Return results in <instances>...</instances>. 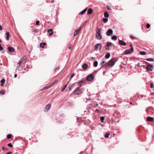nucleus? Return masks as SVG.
Segmentation results:
<instances>
[{
  "label": "nucleus",
  "mask_w": 154,
  "mask_h": 154,
  "mask_svg": "<svg viewBox=\"0 0 154 154\" xmlns=\"http://www.w3.org/2000/svg\"><path fill=\"white\" fill-rule=\"evenodd\" d=\"M105 118L103 116H101L100 117V121L103 123L104 122V119Z\"/></svg>",
  "instance_id": "obj_29"
},
{
  "label": "nucleus",
  "mask_w": 154,
  "mask_h": 154,
  "mask_svg": "<svg viewBox=\"0 0 154 154\" xmlns=\"http://www.w3.org/2000/svg\"><path fill=\"white\" fill-rule=\"evenodd\" d=\"M104 60V59L103 58V60L101 63V64L102 67H104L105 69H106L107 68V63Z\"/></svg>",
  "instance_id": "obj_4"
},
{
  "label": "nucleus",
  "mask_w": 154,
  "mask_h": 154,
  "mask_svg": "<svg viewBox=\"0 0 154 154\" xmlns=\"http://www.w3.org/2000/svg\"><path fill=\"white\" fill-rule=\"evenodd\" d=\"M7 137L8 139H10L11 138V135L10 134H8L7 135Z\"/></svg>",
  "instance_id": "obj_37"
},
{
  "label": "nucleus",
  "mask_w": 154,
  "mask_h": 154,
  "mask_svg": "<svg viewBox=\"0 0 154 154\" xmlns=\"http://www.w3.org/2000/svg\"><path fill=\"white\" fill-rule=\"evenodd\" d=\"M79 33V30H75L73 34V36L74 37L75 36Z\"/></svg>",
  "instance_id": "obj_20"
},
{
  "label": "nucleus",
  "mask_w": 154,
  "mask_h": 154,
  "mask_svg": "<svg viewBox=\"0 0 154 154\" xmlns=\"http://www.w3.org/2000/svg\"><path fill=\"white\" fill-rule=\"evenodd\" d=\"M59 67H56L55 68L54 70L55 71H56L57 70H59Z\"/></svg>",
  "instance_id": "obj_48"
},
{
  "label": "nucleus",
  "mask_w": 154,
  "mask_h": 154,
  "mask_svg": "<svg viewBox=\"0 0 154 154\" xmlns=\"http://www.w3.org/2000/svg\"><path fill=\"white\" fill-rule=\"evenodd\" d=\"M54 2V1H51V3H53Z\"/></svg>",
  "instance_id": "obj_63"
},
{
  "label": "nucleus",
  "mask_w": 154,
  "mask_h": 154,
  "mask_svg": "<svg viewBox=\"0 0 154 154\" xmlns=\"http://www.w3.org/2000/svg\"><path fill=\"white\" fill-rule=\"evenodd\" d=\"M0 30H2V26L0 25Z\"/></svg>",
  "instance_id": "obj_56"
},
{
  "label": "nucleus",
  "mask_w": 154,
  "mask_h": 154,
  "mask_svg": "<svg viewBox=\"0 0 154 154\" xmlns=\"http://www.w3.org/2000/svg\"><path fill=\"white\" fill-rule=\"evenodd\" d=\"M91 58L92 59V60H94L95 59V58L93 57H92Z\"/></svg>",
  "instance_id": "obj_59"
},
{
  "label": "nucleus",
  "mask_w": 154,
  "mask_h": 154,
  "mask_svg": "<svg viewBox=\"0 0 154 154\" xmlns=\"http://www.w3.org/2000/svg\"><path fill=\"white\" fill-rule=\"evenodd\" d=\"M34 32H36V30L35 29H34Z\"/></svg>",
  "instance_id": "obj_61"
},
{
  "label": "nucleus",
  "mask_w": 154,
  "mask_h": 154,
  "mask_svg": "<svg viewBox=\"0 0 154 154\" xmlns=\"http://www.w3.org/2000/svg\"><path fill=\"white\" fill-rule=\"evenodd\" d=\"M94 65L95 67H97L98 65V62L97 61H96L94 63Z\"/></svg>",
  "instance_id": "obj_33"
},
{
  "label": "nucleus",
  "mask_w": 154,
  "mask_h": 154,
  "mask_svg": "<svg viewBox=\"0 0 154 154\" xmlns=\"http://www.w3.org/2000/svg\"><path fill=\"white\" fill-rule=\"evenodd\" d=\"M153 84L152 83H151L150 85V88H152L153 87Z\"/></svg>",
  "instance_id": "obj_45"
},
{
  "label": "nucleus",
  "mask_w": 154,
  "mask_h": 154,
  "mask_svg": "<svg viewBox=\"0 0 154 154\" xmlns=\"http://www.w3.org/2000/svg\"><path fill=\"white\" fill-rule=\"evenodd\" d=\"M2 149L3 151H4L5 149L4 147L3 146L2 147Z\"/></svg>",
  "instance_id": "obj_52"
},
{
  "label": "nucleus",
  "mask_w": 154,
  "mask_h": 154,
  "mask_svg": "<svg viewBox=\"0 0 154 154\" xmlns=\"http://www.w3.org/2000/svg\"><path fill=\"white\" fill-rule=\"evenodd\" d=\"M146 60L148 61H154V59L152 58H147Z\"/></svg>",
  "instance_id": "obj_22"
},
{
  "label": "nucleus",
  "mask_w": 154,
  "mask_h": 154,
  "mask_svg": "<svg viewBox=\"0 0 154 154\" xmlns=\"http://www.w3.org/2000/svg\"><path fill=\"white\" fill-rule=\"evenodd\" d=\"M67 105L68 106H70L72 105V102H69L67 103Z\"/></svg>",
  "instance_id": "obj_36"
},
{
  "label": "nucleus",
  "mask_w": 154,
  "mask_h": 154,
  "mask_svg": "<svg viewBox=\"0 0 154 154\" xmlns=\"http://www.w3.org/2000/svg\"><path fill=\"white\" fill-rule=\"evenodd\" d=\"M94 79V77L93 74H90L88 75L86 77V79L88 82H91Z\"/></svg>",
  "instance_id": "obj_2"
},
{
  "label": "nucleus",
  "mask_w": 154,
  "mask_h": 154,
  "mask_svg": "<svg viewBox=\"0 0 154 154\" xmlns=\"http://www.w3.org/2000/svg\"><path fill=\"white\" fill-rule=\"evenodd\" d=\"M1 86H3V84H2L1 85Z\"/></svg>",
  "instance_id": "obj_60"
},
{
  "label": "nucleus",
  "mask_w": 154,
  "mask_h": 154,
  "mask_svg": "<svg viewBox=\"0 0 154 154\" xmlns=\"http://www.w3.org/2000/svg\"><path fill=\"white\" fill-rule=\"evenodd\" d=\"M5 91L3 90H2L0 91V94H1L3 95H4L5 94Z\"/></svg>",
  "instance_id": "obj_34"
},
{
  "label": "nucleus",
  "mask_w": 154,
  "mask_h": 154,
  "mask_svg": "<svg viewBox=\"0 0 154 154\" xmlns=\"http://www.w3.org/2000/svg\"><path fill=\"white\" fill-rule=\"evenodd\" d=\"M139 54L141 55H145L146 54V52L145 51H140Z\"/></svg>",
  "instance_id": "obj_28"
},
{
  "label": "nucleus",
  "mask_w": 154,
  "mask_h": 154,
  "mask_svg": "<svg viewBox=\"0 0 154 154\" xmlns=\"http://www.w3.org/2000/svg\"><path fill=\"white\" fill-rule=\"evenodd\" d=\"M115 64V62L112 60H109L107 63V66H108L110 67H112L114 66Z\"/></svg>",
  "instance_id": "obj_5"
},
{
  "label": "nucleus",
  "mask_w": 154,
  "mask_h": 154,
  "mask_svg": "<svg viewBox=\"0 0 154 154\" xmlns=\"http://www.w3.org/2000/svg\"><path fill=\"white\" fill-rule=\"evenodd\" d=\"M154 119L152 117H149L147 118V121L149 122H151L152 121L153 119Z\"/></svg>",
  "instance_id": "obj_18"
},
{
  "label": "nucleus",
  "mask_w": 154,
  "mask_h": 154,
  "mask_svg": "<svg viewBox=\"0 0 154 154\" xmlns=\"http://www.w3.org/2000/svg\"><path fill=\"white\" fill-rule=\"evenodd\" d=\"M87 10V8L83 10V11H81L80 13H79V15H82Z\"/></svg>",
  "instance_id": "obj_21"
},
{
  "label": "nucleus",
  "mask_w": 154,
  "mask_h": 154,
  "mask_svg": "<svg viewBox=\"0 0 154 154\" xmlns=\"http://www.w3.org/2000/svg\"><path fill=\"white\" fill-rule=\"evenodd\" d=\"M117 37L116 36L113 35L112 37V40H117Z\"/></svg>",
  "instance_id": "obj_27"
},
{
  "label": "nucleus",
  "mask_w": 154,
  "mask_h": 154,
  "mask_svg": "<svg viewBox=\"0 0 154 154\" xmlns=\"http://www.w3.org/2000/svg\"><path fill=\"white\" fill-rule=\"evenodd\" d=\"M75 83L73 84L71 86L69 87V91L71 90L72 88L74 87L75 86Z\"/></svg>",
  "instance_id": "obj_24"
},
{
  "label": "nucleus",
  "mask_w": 154,
  "mask_h": 154,
  "mask_svg": "<svg viewBox=\"0 0 154 154\" xmlns=\"http://www.w3.org/2000/svg\"><path fill=\"white\" fill-rule=\"evenodd\" d=\"M49 33V36H51L53 34V32L52 31V29H48L47 31Z\"/></svg>",
  "instance_id": "obj_13"
},
{
  "label": "nucleus",
  "mask_w": 154,
  "mask_h": 154,
  "mask_svg": "<svg viewBox=\"0 0 154 154\" xmlns=\"http://www.w3.org/2000/svg\"><path fill=\"white\" fill-rule=\"evenodd\" d=\"M82 82V81H81L79 82L78 83V85L79 86H81V85Z\"/></svg>",
  "instance_id": "obj_41"
},
{
  "label": "nucleus",
  "mask_w": 154,
  "mask_h": 154,
  "mask_svg": "<svg viewBox=\"0 0 154 154\" xmlns=\"http://www.w3.org/2000/svg\"><path fill=\"white\" fill-rule=\"evenodd\" d=\"M112 44V43H111L110 42H108L106 44V46L108 47H109V46H110Z\"/></svg>",
  "instance_id": "obj_30"
},
{
  "label": "nucleus",
  "mask_w": 154,
  "mask_h": 154,
  "mask_svg": "<svg viewBox=\"0 0 154 154\" xmlns=\"http://www.w3.org/2000/svg\"><path fill=\"white\" fill-rule=\"evenodd\" d=\"M82 92V90L79 88H77L74 91V93L75 94L79 95Z\"/></svg>",
  "instance_id": "obj_3"
},
{
  "label": "nucleus",
  "mask_w": 154,
  "mask_h": 154,
  "mask_svg": "<svg viewBox=\"0 0 154 154\" xmlns=\"http://www.w3.org/2000/svg\"><path fill=\"white\" fill-rule=\"evenodd\" d=\"M130 46L131 47V48H133L132 44L130 45Z\"/></svg>",
  "instance_id": "obj_58"
},
{
  "label": "nucleus",
  "mask_w": 154,
  "mask_h": 154,
  "mask_svg": "<svg viewBox=\"0 0 154 154\" xmlns=\"http://www.w3.org/2000/svg\"><path fill=\"white\" fill-rule=\"evenodd\" d=\"M51 107V104H48L45 107L44 109V111L45 112H47L50 108Z\"/></svg>",
  "instance_id": "obj_9"
},
{
  "label": "nucleus",
  "mask_w": 154,
  "mask_h": 154,
  "mask_svg": "<svg viewBox=\"0 0 154 154\" xmlns=\"http://www.w3.org/2000/svg\"><path fill=\"white\" fill-rule=\"evenodd\" d=\"M51 86L50 85L47 86H46L45 87H44L43 88V89H47L49 88H51Z\"/></svg>",
  "instance_id": "obj_32"
},
{
  "label": "nucleus",
  "mask_w": 154,
  "mask_h": 154,
  "mask_svg": "<svg viewBox=\"0 0 154 154\" xmlns=\"http://www.w3.org/2000/svg\"><path fill=\"white\" fill-rule=\"evenodd\" d=\"M39 21L38 20H37L36 22V25H39Z\"/></svg>",
  "instance_id": "obj_44"
},
{
  "label": "nucleus",
  "mask_w": 154,
  "mask_h": 154,
  "mask_svg": "<svg viewBox=\"0 0 154 154\" xmlns=\"http://www.w3.org/2000/svg\"><path fill=\"white\" fill-rule=\"evenodd\" d=\"M93 12V10L91 8H89L87 11V14H91Z\"/></svg>",
  "instance_id": "obj_17"
},
{
  "label": "nucleus",
  "mask_w": 154,
  "mask_h": 154,
  "mask_svg": "<svg viewBox=\"0 0 154 154\" xmlns=\"http://www.w3.org/2000/svg\"><path fill=\"white\" fill-rule=\"evenodd\" d=\"M88 66L86 63H84L82 66V67L84 69H85L88 67Z\"/></svg>",
  "instance_id": "obj_15"
},
{
  "label": "nucleus",
  "mask_w": 154,
  "mask_h": 154,
  "mask_svg": "<svg viewBox=\"0 0 154 154\" xmlns=\"http://www.w3.org/2000/svg\"><path fill=\"white\" fill-rule=\"evenodd\" d=\"M130 37L131 38H132V39H138L136 37H135L134 36H130Z\"/></svg>",
  "instance_id": "obj_38"
},
{
  "label": "nucleus",
  "mask_w": 154,
  "mask_h": 154,
  "mask_svg": "<svg viewBox=\"0 0 154 154\" xmlns=\"http://www.w3.org/2000/svg\"><path fill=\"white\" fill-rule=\"evenodd\" d=\"M56 82V81H54L50 85L51 86V87H52Z\"/></svg>",
  "instance_id": "obj_49"
},
{
  "label": "nucleus",
  "mask_w": 154,
  "mask_h": 154,
  "mask_svg": "<svg viewBox=\"0 0 154 154\" xmlns=\"http://www.w3.org/2000/svg\"><path fill=\"white\" fill-rule=\"evenodd\" d=\"M103 20L104 23H106L107 22L108 19L107 18H103Z\"/></svg>",
  "instance_id": "obj_26"
},
{
  "label": "nucleus",
  "mask_w": 154,
  "mask_h": 154,
  "mask_svg": "<svg viewBox=\"0 0 154 154\" xmlns=\"http://www.w3.org/2000/svg\"><path fill=\"white\" fill-rule=\"evenodd\" d=\"M143 66V67L145 68V65H143V66Z\"/></svg>",
  "instance_id": "obj_62"
},
{
  "label": "nucleus",
  "mask_w": 154,
  "mask_h": 154,
  "mask_svg": "<svg viewBox=\"0 0 154 154\" xmlns=\"http://www.w3.org/2000/svg\"><path fill=\"white\" fill-rule=\"evenodd\" d=\"M45 45L46 43L45 42H42V43H40V47L43 48H44V46Z\"/></svg>",
  "instance_id": "obj_19"
},
{
  "label": "nucleus",
  "mask_w": 154,
  "mask_h": 154,
  "mask_svg": "<svg viewBox=\"0 0 154 154\" xmlns=\"http://www.w3.org/2000/svg\"><path fill=\"white\" fill-rule=\"evenodd\" d=\"M110 133H108L106 134H105V137L106 138H108L109 137V136L110 135Z\"/></svg>",
  "instance_id": "obj_35"
},
{
  "label": "nucleus",
  "mask_w": 154,
  "mask_h": 154,
  "mask_svg": "<svg viewBox=\"0 0 154 154\" xmlns=\"http://www.w3.org/2000/svg\"><path fill=\"white\" fill-rule=\"evenodd\" d=\"M81 27H80L79 28V29H78V30H79V32H80V29H81Z\"/></svg>",
  "instance_id": "obj_54"
},
{
  "label": "nucleus",
  "mask_w": 154,
  "mask_h": 154,
  "mask_svg": "<svg viewBox=\"0 0 154 154\" xmlns=\"http://www.w3.org/2000/svg\"><path fill=\"white\" fill-rule=\"evenodd\" d=\"M8 49L9 51L11 53L13 52L14 51V48L12 47H8Z\"/></svg>",
  "instance_id": "obj_11"
},
{
  "label": "nucleus",
  "mask_w": 154,
  "mask_h": 154,
  "mask_svg": "<svg viewBox=\"0 0 154 154\" xmlns=\"http://www.w3.org/2000/svg\"><path fill=\"white\" fill-rule=\"evenodd\" d=\"M5 80L4 79H3L1 81V83L2 84H4L5 83Z\"/></svg>",
  "instance_id": "obj_43"
},
{
  "label": "nucleus",
  "mask_w": 154,
  "mask_h": 154,
  "mask_svg": "<svg viewBox=\"0 0 154 154\" xmlns=\"http://www.w3.org/2000/svg\"><path fill=\"white\" fill-rule=\"evenodd\" d=\"M67 84H66L64 86V87L63 88H62V90L61 91L62 92L67 87Z\"/></svg>",
  "instance_id": "obj_31"
},
{
  "label": "nucleus",
  "mask_w": 154,
  "mask_h": 154,
  "mask_svg": "<svg viewBox=\"0 0 154 154\" xmlns=\"http://www.w3.org/2000/svg\"><path fill=\"white\" fill-rule=\"evenodd\" d=\"M74 76V73H72L71 74V75L70 77V79H69V81H70L71 79Z\"/></svg>",
  "instance_id": "obj_39"
},
{
  "label": "nucleus",
  "mask_w": 154,
  "mask_h": 154,
  "mask_svg": "<svg viewBox=\"0 0 154 154\" xmlns=\"http://www.w3.org/2000/svg\"><path fill=\"white\" fill-rule=\"evenodd\" d=\"M8 146L10 147H13V145H12V144L11 143H9L8 144Z\"/></svg>",
  "instance_id": "obj_42"
},
{
  "label": "nucleus",
  "mask_w": 154,
  "mask_h": 154,
  "mask_svg": "<svg viewBox=\"0 0 154 154\" xmlns=\"http://www.w3.org/2000/svg\"><path fill=\"white\" fill-rule=\"evenodd\" d=\"M72 48V45H70V46L69 47V49H70Z\"/></svg>",
  "instance_id": "obj_55"
},
{
  "label": "nucleus",
  "mask_w": 154,
  "mask_h": 154,
  "mask_svg": "<svg viewBox=\"0 0 154 154\" xmlns=\"http://www.w3.org/2000/svg\"><path fill=\"white\" fill-rule=\"evenodd\" d=\"M22 59H21L17 63V69H18V68L20 67V65L22 63Z\"/></svg>",
  "instance_id": "obj_14"
},
{
  "label": "nucleus",
  "mask_w": 154,
  "mask_h": 154,
  "mask_svg": "<svg viewBox=\"0 0 154 154\" xmlns=\"http://www.w3.org/2000/svg\"><path fill=\"white\" fill-rule=\"evenodd\" d=\"M113 30L111 29H109L106 32V35L107 36H110L112 35L113 33Z\"/></svg>",
  "instance_id": "obj_7"
},
{
  "label": "nucleus",
  "mask_w": 154,
  "mask_h": 154,
  "mask_svg": "<svg viewBox=\"0 0 154 154\" xmlns=\"http://www.w3.org/2000/svg\"><path fill=\"white\" fill-rule=\"evenodd\" d=\"M146 69L147 71H152L153 69V67L151 64H149L146 67Z\"/></svg>",
  "instance_id": "obj_8"
},
{
  "label": "nucleus",
  "mask_w": 154,
  "mask_h": 154,
  "mask_svg": "<svg viewBox=\"0 0 154 154\" xmlns=\"http://www.w3.org/2000/svg\"><path fill=\"white\" fill-rule=\"evenodd\" d=\"M119 43L120 45L124 46L126 45V44L125 42L121 40H119Z\"/></svg>",
  "instance_id": "obj_12"
},
{
  "label": "nucleus",
  "mask_w": 154,
  "mask_h": 154,
  "mask_svg": "<svg viewBox=\"0 0 154 154\" xmlns=\"http://www.w3.org/2000/svg\"><path fill=\"white\" fill-rule=\"evenodd\" d=\"M17 74H15L14 75V77L15 78H16L17 77Z\"/></svg>",
  "instance_id": "obj_57"
},
{
  "label": "nucleus",
  "mask_w": 154,
  "mask_h": 154,
  "mask_svg": "<svg viewBox=\"0 0 154 154\" xmlns=\"http://www.w3.org/2000/svg\"><path fill=\"white\" fill-rule=\"evenodd\" d=\"M3 49V48L1 46V45L0 44V51L2 50Z\"/></svg>",
  "instance_id": "obj_46"
},
{
  "label": "nucleus",
  "mask_w": 154,
  "mask_h": 154,
  "mask_svg": "<svg viewBox=\"0 0 154 154\" xmlns=\"http://www.w3.org/2000/svg\"><path fill=\"white\" fill-rule=\"evenodd\" d=\"M6 39L8 41L9 40V37L10 36L9 33L8 32H7L6 33Z\"/></svg>",
  "instance_id": "obj_16"
},
{
  "label": "nucleus",
  "mask_w": 154,
  "mask_h": 154,
  "mask_svg": "<svg viewBox=\"0 0 154 154\" xmlns=\"http://www.w3.org/2000/svg\"><path fill=\"white\" fill-rule=\"evenodd\" d=\"M107 8L109 10H111V8H110V6L109 5H108L107 6Z\"/></svg>",
  "instance_id": "obj_47"
},
{
  "label": "nucleus",
  "mask_w": 154,
  "mask_h": 154,
  "mask_svg": "<svg viewBox=\"0 0 154 154\" xmlns=\"http://www.w3.org/2000/svg\"><path fill=\"white\" fill-rule=\"evenodd\" d=\"M134 51V49L133 48H131L130 49V50H126L125 51V54H130L132 53Z\"/></svg>",
  "instance_id": "obj_6"
},
{
  "label": "nucleus",
  "mask_w": 154,
  "mask_h": 154,
  "mask_svg": "<svg viewBox=\"0 0 154 154\" xmlns=\"http://www.w3.org/2000/svg\"><path fill=\"white\" fill-rule=\"evenodd\" d=\"M130 104H132V102H130Z\"/></svg>",
  "instance_id": "obj_64"
},
{
  "label": "nucleus",
  "mask_w": 154,
  "mask_h": 154,
  "mask_svg": "<svg viewBox=\"0 0 154 154\" xmlns=\"http://www.w3.org/2000/svg\"><path fill=\"white\" fill-rule=\"evenodd\" d=\"M101 29L98 28H97V34L96 35V37L97 38L98 40H101L102 38V37L100 33Z\"/></svg>",
  "instance_id": "obj_1"
},
{
  "label": "nucleus",
  "mask_w": 154,
  "mask_h": 154,
  "mask_svg": "<svg viewBox=\"0 0 154 154\" xmlns=\"http://www.w3.org/2000/svg\"><path fill=\"white\" fill-rule=\"evenodd\" d=\"M94 48L95 49H97L99 48V50H100L102 48V45L100 43L97 44L95 45Z\"/></svg>",
  "instance_id": "obj_10"
},
{
  "label": "nucleus",
  "mask_w": 154,
  "mask_h": 154,
  "mask_svg": "<svg viewBox=\"0 0 154 154\" xmlns=\"http://www.w3.org/2000/svg\"><path fill=\"white\" fill-rule=\"evenodd\" d=\"M106 50H109V47H106L105 48Z\"/></svg>",
  "instance_id": "obj_53"
},
{
  "label": "nucleus",
  "mask_w": 154,
  "mask_h": 154,
  "mask_svg": "<svg viewBox=\"0 0 154 154\" xmlns=\"http://www.w3.org/2000/svg\"><path fill=\"white\" fill-rule=\"evenodd\" d=\"M146 27L147 29H149L150 27V25L149 23H147L146 25Z\"/></svg>",
  "instance_id": "obj_40"
},
{
  "label": "nucleus",
  "mask_w": 154,
  "mask_h": 154,
  "mask_svg": "<svg viewBox=\"0 0 154 154\" xmlns=\"http://www.w3.org/2000/svg\"><path fill=\"white\" fill-rule=\"evenodd\" d=\"M137 67H141V66H140V63H138L137 64Z\"/></svg>",
  "instance_id": "obj_50"
},
{
  "label": "nucleus",
  "mask_w": 154,
  "mask_h": 154,
  "mask_svg": "<svg viewBox=\"0 0 154 154\" xmlns=\"http://www.w3.org/2000/svg\"><path fill=\"white\" fill-rule=\"evenodd\" d=\"M104 16L106 18L108 17H109V14L107 12H105L104 13Z\"/></svg>",
  "instance_id": "obj_23"
},
{
  "label": "nucleus",
  "mask_w": 154,
  "mask_h": 154,
  "mask_svg": "<svg viewBox=\"0 0 154 154\" xmlns=\"http://www.w3.org/2000/svg\"><path fill=\"white\" fill-rule=\"evenodd\" d=\"M12 153V152H9L6 153V154H10Z\"/></svg>",
  "instance_id": "obj_51"
},
{
  "label": "nucleus",
  "mask_w": 154,
  "mask_h": 154,
  "mask_svg": "<svg viewBox=\"0 0 154 154\" xmlns=\"http://www.w3.org/2000/svg\"><path fill=\"white\" fill-rule=\"evenodd\" d=\"M110 54L109 53H107L106 55H105V57L106 59H108L110 57Z\"/></svg>",
  "instance_id": "obj_25"
}]
</instances>
